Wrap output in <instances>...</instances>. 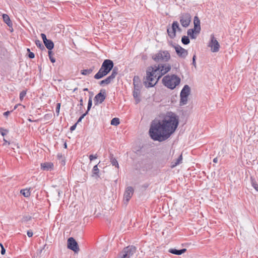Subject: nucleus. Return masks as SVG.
Masks as SVG:
<instances>
[{
    "mask_svg": "<svg viewBox=\"0 0 258 258\" xmlns=\"http://www.w3.org/2000/svg\"><path fill=\"white\" fill-rule=\"evenodd\" d=\"M88 112L89 111H88L87 110L85 113L82 114V115H83V116L85 117L88 113Z\"/></svg>",
    "mask_w": 258,
    "mask_h": 258,
    "instance_id": "obj_56",
    "label": "nucleus"
},
{
    "mask_svg": "<svg viewBox=\"0 0 258 258\" xmlns=\"http://www.w3.org/2000/svg\"><path fill=\"white\" fill-rule=\"evenodd\" d=\"M35 43L36 45L38 48H39L41 50L45 49L44 46L43 45V44L42 43V42L40 40H35Z\"/></svg>",
    "mask_w": 258,
    "mask_h": 258,
    "instance_id": "obj_29",
    "label": "nucleus"
},
{
    "mask_svg": "<svg viewBox=\"0 0 258 258\" xmlns=\"http://www.w3.org/2000/svg\"><path fill=\"white\" fill-rule=\"evenodd\" d=\"M115 78L112 77L111 75L107 77L105 80L106 85H108L111 83Z\"/></svg>",
    "mask_w": 258,
    "mask_h": 258,
    "instance_id": "obj_32",
    "label": "nucleus"
},
{
    "mask_svg": "<svg viewBox=\"0 0 258 258\" xmlns=\"http://www.w3.org/2000/svg\"><path fill=\"white\" fill-rule=\"evenodd\" d=\"M27 51L28 52V56L30 58H33L35 57V54L33 52L30 51V49L29 48L27 49Z\"/></svg>",
    "mask_w": 258,
    "mask_h": 258,
    "instance_id": "obj_38",
    "label": "nucleus"
},
{
    "mask_svg": "<svg viewBox=\"0 0 258 258\" xmlns=\"http://www.w3.org/2000/svg\"><path fill=\"white\" fill-rule=\"evenodd\" d=\"M79 105H80L81 107L83 106V99L82 98H81L80 100V104Z\"/></svg>",
    "mask_w": 258,
    "mask_h": 258,
    "instance_id": "obj_53",
    "label": "nucleus"
},
{
    "mask_svg": "<svg viewBox=\"0 0 258 258\" xmlns=\"http://www.w3.org/2000/svg\"><path fill=\"white\" fill-rule=\"evenodd\" d=\"M173 24L176 25L177 27H175V30L176 31L177 30L179 32H181V29L180 28L179 24H178L177 21H173Z\"/></svg>",
    "mask_w": 258,
    "mask_h": 258,
    "instance_id": "obj_40",
    "label": "nucleus"
},
{
    "mask_svg": "<svg viewBox=\"0 0 258 258\" xmlns=\"http://www.w3.org/2000/svg\"><path fill=\"white\" fill-rule=\"evenodd\" d=\"M250 180H251V185L253 188H254L255 187H256L258 185V184H257V183L254 178L251 177Z\"/></svg>",
    "mask_w": 258,
    "mask_h": 258,
    "instance_id": "obj_39",
    "label": "nucleus"
},
{
    "mask_svg": "<svg viewBox=\"0 0 258 258\" xmlns=\"http://www.w3.org/2000/svg\"><path fill=\"white\" fill-rule=\"evenodd\" d=\"M141 89H134L133 91V96L136 99V103H138L140 101V93Z\"/></svg>",
    "mask_w": 258,
    "mask_h": 258,
    "instance_id": "obj_18",
    "label": "nucleus"
},
{
    "mask_svg": "<svg viewBox=\"0 0 258 258\" xmlns=\"http://www.w3.org/2000/svg\"><path fill=\"white\" fill-rule=\"evenodd\" d=\"M53 164L51 162H44L41 164V169L43 171H51L53 169Z\"/></svg>",
    "mask_w": 258,
    "mask_h": 258,
    "instance_id": "obj_14",
    "label": "nucleus"
},
{
    "mask_svg": "<svg viewBox=\"0 0 258 258\" xmlns=\"http://www.w3.org/2000/svg\"><path fill=\"white\" fill-rule=\"evenodd\" d=\"M48 56L51 62L54 63L55 62V59L52 56L51 51H48Z\"/></svg>",
    "mask_w": 258,
    "mask_h": 258,
    "instance_id": "obj_37",
    "label": "nucleus"
},
{
    "mask_svg": "<svg viewBox=\"0 0 258 258\" xmlns=\"http://www.w3.org/2000/svg\"><path fill=\"white\" fill-rule=\"evenodd\" d=\"M114 67V63L112 60L108 59H105L99 71L95 75L94 78L99 80L108 75L112 70Z\"/></svg>",
    "mask_w": 258,
    "mask_h": 258,
    "instance_id": "obj_3",
    "label": "nucleus"
},
{
    "mask_svg": "<svg viewBox=\"0 0 258 258\" xmlns=\"http://www.w3.org/2000/svg\"><path fill=\"white\" fill-rule=\"evenodd\" d=\"M41 38L43 40V43L45 42V41H46L48 39H47L46 38V36L45 34L44 33H41Z\"/></svg>",
    "mask_w": 258,
    "mask_h": 258,
    "instance_id": "obj_44",
    "label": "nucleus"
},
{
    "mask_svg": "<svg viewBox=\"0 0 258 258\" xmlns=\"http://www.w3.org/2000/svg\"><path fill=\"white\" fill-rule=\"evenodd\" d=\"M4 22L7 24L9 27L12 28L13 23L7 14H4L2 15Z\"/></svg>",
    "mask_w": 258,
    "mask_h": 258,
    "instance_id": "obj_19",
    "label": "nucleus"
},
{
    "mask_svg": "<svg viewBox=\"0 0 258 258\" xmlns=\"http://www.w3.org/2000/svg\"><path fill=\"white\" fill-rule=\"evenodd\" d=\"M209 46L211 47V51L213 52H216L219 50L220 44L214 35L211 36V41Z\"/></svg>",
    "mask_w": 258,
    "mask_h": 258,
    "instance_id": "obj_9",
    "label": "nucleus"
},
{
    "mask_svg": "<svg viewBox=\"0 0 258 258\" xmlns=\"http://www.w3.org/2000/svg\"><path fill=\"white\" fill-rule=\"evenodd\" d=\"M196 55H194L193 56V57H192V64L196 67Z\"/></svg>",
    "mask_w": 258,
    "mask_h": 258,
    "instance_id": "obj_47",
    "label": "nucleus"
},
{
    "mask_svg": "<svg viewBox=\"0 0 258 258\" xmlns=\"http://www.w3.org/2000/svg\"><path fill=\"white\" fill-rule=\"evenodd\" d=\"M120 258H129V257L128 256H127L126 253H122V256H121Z\"/></svg>",
    "mask_w": 258,
    "mask_h": 258,
    "instance_id": "obj_52",
    "label": "nucleus"
},
{
    "mask_svg": "<svg viewBox=\"0 0 258 258\" xmlns=\"http://www.w3.org/2000/svg\"><path fill=\"white\" fill-rule=\"evenodd\" d=\"M28 120H29V121H30V122H32V121H32L31 119H28Z\"/></svg>",
    "mask_w": 258,
    "mask_h": 258,
    "instance_id": "obj_62",
    "label": "nucleus"
},
{
    "mask_svg": "<svg viewBox=\"0 0 258 258\" xmlns=\"http://www.w3.org/2000/svg\"><path fill=\"white\" fill-rule=\"evenodd\" d=\"M97 157H98V156L97 154H95V155L91 154V155H90L89 158L90 161H92V160L97 159Z\"/></svg>",
    "mask_w": 258,
    "mask_h": 258,
    "instance_id": "obj_42",
    "label": "nucleus"
},
{
    "mask_svg": "<svg viewBox=\"0 0 258 258\" xmlns=\"http://www.w3.org/2000/svg\"><path fill=\"white\" fill-rule=\"evenodd\" d=\"M115 78L112 77L111 75L107 77L105 80L106 85H108L111 83Z\"/></svg>",
    "mask_w": 258,
    "mask_h": 258,
    "instance_id": "obj_31",
    "label": "nucleus"
},
{
    "mask_svg": "<svg viewBox=\"0 0 258 258\" xmlns=\"http://www.w3.org/2000/svg\"><path fill=\"white\" fill-rule=\"evenodd\" d=\"M83 91H88V88H84L83 89Z\"/></svg>",
    "mask_w": 258,
    "mask_h": 258,
    "instance_id": "obj_59",
    "label": "nucleus"
},
{
    "mask_svg": "<svg viewBox=\"0 0 258 258\" xmlns=\"http://www.w3.org/2000/svg\"><path fill=\"white\" fill-rule=\"evenodd\" d=\"M112 70V71L111 72V74L110 75L115 78L118 74V69L116 67H115V68L113 67V69Z\"/></svg>",
    "mask_w": 258,
    "mask_h": 258,
    "instance_id": "obj_33",
    "label": "nucleus"
},
{
    "mask_svg": "<svg viewBox=\"0 0 258 258\" xmlns=\"http://www.w3.org/2000/svg\"><path fill=\"white\" fill-rule=\"evenodd\" d=\"M182 155H180L178 158L175 160V161H172L171 163V167L172 168H174L177 165H179L182 162Z\"/></svg>",
    "mask_w": 258,
    "mask_h": 258,
    "instance_id": "obj_24",
    "label": "nucleus"
},
{
    "mask_svg": "<svg viewBox=\"0 0 258 258\" xmlns=\"http://www.w3.org/2000/svg\"><path fill=\"white\" fill-rule=\"evenodd\" d=\"M100 163V161L98 163V164L95 165L93 168V169H92V176L93 177H99V168H98V165L99 164V163Z\"/></svg>",
    "mask_w": 258,
    "mask_h": 258,
    "instance_id": "obj_23",
    "label": "nucleus"
},
{
    "mask_svg": "<svg viewBox=\"0 0 258 258\" xmlns=\"http://www.w3.org/2000/svg\"><path fill=\"white\" fill-rule=\"evenodd\" d=\"M9 131L7 129H5L3 128V130H2V131L1 132V135L3 136H5L7 135V133H8Z\"/></svg>",
    "mask_w": 258,
    "mask_h": 258,
    "instance_id": "obj_43",
    "label": "nucleus"
},
{
    "mask_svg": "<svg viewBox=\"0 0 258 258\" xmlns=\"http://www.w3.org/2000/svg\"><path fill=\"white\" fill-rule=\"evenodd\" d=\"M179 19L182 26L187 28L191 22V16L188 13H183L179 15Z\"/></svg>",
    "mask_w": 258,
    "mask_h": 258,
    "instance_id": "obj_7",
    "label": "nucleus"
},
{
    "mask_svg": "<svg viewBox=\"0 0 258 258\" xmlns=\"http://www.w3.org/2000/svg\"><path fill=\"white\" fill-rule=\"evenodd\" d=\"M68 248L76 253L80 250L78 243L73 237H70L68 239Z\"/></svg>",
    "mask_w": 258,
    "mask_h": 258,
    "instance_id": "obj_10",
    "label": "nucleus"
},
{
    "mask_svg": "<svg viewBox=\"0 0 258 258\" xmlns=\"http://www.w3.org/2000/svg\"><path fill=\"white\" fill-rule=\"evenodd\" d=\"M190 88L187 85H185L181 91L180 95L187 96L190 94Z\"/></svg>",
    "mask_w": 258,
    "mask_h": 258,
    "instance_id": "obj_21",
    "label": "nucleus"
},
{
    "mask_svg": "<svg viewBox=\"0 0 258 258\" xmlns=\"http://www.w3.org/2000/svg\"><path fill=\"white\" fill-rule=\"evenodd\" d=\"M0 245L1 246V253L2 254H4L5 253H6V250L4 248V247L3 246V245L0 243Z\"/></svg>",
    "mask_w": 258,
    "mask_h": 258,
    "instance_id": "obj_45",
    "label": "nucleus"
},
{
    "mask_svg": "<svg viewBox=\"0 0 258 258\" xmlns=\"http://www.w3.org/2000/svg\"><path fill=\"white\" fill-rule=\"evenodd\" d=\"M84 118V117L83 116V115H82L79 117V118L78 119V120L76 123L78 124L79 122H81L82 121V120L83 119V118Z\"/></svg>",
    "mask_w": 258,
    "mask_h": 258,
    "instance_id": "obj_51",
    "label": "nucleus"
},
{
    "mask_svg": "<svg viewBox=\"0 0 258 258\" xmlns=\"http://www.w3.org/2000/svg\"><path fill=\"white\" fill-rule=\"evenodd\" d=\"M64 148H67V143H65L64 144Z\"/></svg>",
    "mask_w": 258,
    "mask_h": 258,
    "instance_id": "obj_57",
    "label": "nucleus"
},
{
    "mask_svg": "<svg viewBox=\"0 0 258 258\" xmlns=\"http://www.w3.org/2000/svg\"><path fill=\"white\" fill-rule=\"evenodd\" d=\"M120 123L118 118L114 117L111 120V124L112 125L116 126Z\"/></svg>",
    "mask_w": 258,
    "mask_h": 258,
    "instance_id": "obj_30",
    "label": "nucleus"
},
{
    "mask_svg": "<svg viewBox=\"0 0 258 258\" xmlns=\"http://www.w3.org/2000/svg\"><path fill=\"white\" fill-rule=\"evenodd\" d=\"M109 159L110 162L112 166H115V167H117V168H119V164L118 163V162L116 158L114 157V155L112 153H110L109 154Z\"/></svg>",
    "mask_w": 258,
    "mask_h": 258,
    "instance_id": "obj_20",
    "label": "nucleus"
},
{
    "mask_svg": "<svg viewBox=\"0 0 258 258\" xmlns=\"http://www.w3.org/2000/svg\"><path fill=\"white\" fill-rule=\"evenodd\" d=\"M27 93L26 90H23L20 93L19 98L21 101L23 100L24 97L26 96Z\"/></svg>",
    "mask_w": 258,
    "mask_h": 258,
    "instance_id": "obj_35",
    "label": "nucleus"
},
{
    "mask_svg": "<svg viewBox=\"0 0 258 258\" xmlns=\"http://www.w3.org/2000/svg\"><path fill=\"white\" fill-rule=\"evenodd\" d=\"M170 58V54L167 50H159L157 53L152 56V58L156 62H167Z\"/></svg>",
    "mask_w": 258,
    "mask_h": 258,
    "instance_id": "obj_6",
    "label": "nucleus"
},
{
    "mask_svg": "<svg viewBox=\"0 0 258 258\" xmlns=\"http://www.w3.org/2000/svg\"><path fill=\"white\" fill-rule=\"evenodd\" d=\"M175 27H177L176 25L172 24L171 29H167V31L168 36L171 39H173L176 36V30Z\"/></svg>",
    "mask_w": 258,
    "mask_h": 258,
    "instance_id": "obj_16",
    "label": "nucleus"
},
{
    "mask_svg": "<svg viewBox=\"0 0 258 258\" xmlns=\"http://www.w3.org/2000/svg\"><path fill=\"white\" fill-rule=\"evenodd\" d=\"M194 28L189 29L187 30V34L188 37L191 39H196L197 35L200 33L201 26L200 20L197 16H195L194 19Z\"/></svg>",
    "mask_w": 258,
    "mask_h": 258,
    "instance_id": "obj_5",
    "label": "nucleus"
},
{
    "mask_svg": "<svg viewBox=\"0 0 258 258\" xmlns=\"http://www.w3.org/2000/svg\"><path fill=\"white\" fill-rule=\"evenodd\" d=\"M27 234L28 236L29 237H32L33 235V233L32 231H31V230L27 231Z\"/></svg>",
    "mask_w": 258,
    "mask_h": 258,
    "instance_id": "obj_46",
    "label": "nucleus"
},
{
    "mask_svg": "<svg viewBox=\"0 0 258 258\" xmlns=\"http://www.w3.org/2000/svg\"><path fill=\"white\" fill-rule=\"evenodd\" d=\"M2 130H3V128L0 127V133L1 134V132L2 131Z\"/></svg>",
    "mask_w": 258,
    "mask_h": 258,
    "instance_id": "obj_60",
    "label": "nucleus"
},
{
    "mask_svg": "<svg viewBox=\"0 0 258 258\" xmlns=\"http://www.w3.org/2000/svg\"><path fill=\"white\" fill-rule=\"evenodd\" d=\"M18 105H17L16 106H15V107H14V109H16V108L17 107V106H18Z\"/></svg>",
    "mask_w": 258,
    "mask_h": 258,
    "instance_id": "obj_64",
    "label": "nucleus"
},
{
    "mask_svg": "<svg viewBox=\"0 0 258 258\" xmlns=\"http://www.w3.org/2000/svg\"><path fill=\"white\" fill-rule=\"evenodd\" d=\"M106 98V91L105 89H101L100 92L94 97V101L95 105L101 104Z\"/></svg>",
    "mask_w": 258,
    "mask_h": 258,
    "instance_id": "obj_8",
    "label": "nucleus"
},
{
    "mask_svg": "<svg viewBox=\"0 0 258 258\" xmlns=\"http://www.w3.org/2000/svg\"><path fill=\"white\" fill-rule=\"evenodd\" d=\"M178 123V116L172 112H168L163 119H154L151 122L150 136L154 141H165L175 131Z\"/></svg>",
    "mask_w": 258,
    "mask_h": 258,
    "instance_id": "obj_1",
    "label": "nucleus"
},
{
    "mask_svg": "<svg viewBox=\"0 0 258 258\" xmlns=\"http://www.w3.org/2000/svg\"><path fill=\"white\" fill-rule=\"evenodd\" d=\"M186 251V248H183L181 249L177 250L176 249L174 248H170L169 249L168 251L172 254H176V255H181L184 252H185Z\"/></svg>",
    "mask_w": 258,
    "mask_h": 258,
    "instance_id": "obj_17",
    "label": "nucleus"
},
{
    "mask_svg": "<svg viewBox=\"0 0 258 258\" xmlns=\"http://www.w3.org/2000/svg\"><path fill=\"white\" fill-rule=\"evenodd\" d=\"M134 190L132 186H128L125 189V192L124 193L123 195V199L125 200L126 203H127L131 198H132L133 193H134Z\"/></svg>",
    "mask_w": 258,
    "mask_h": 258,
    "instance_id": "obj_13",
    "label": "nucleus"
},
{
    "mask_svg": "<svg viewBox=\"0 0 258 258\" xmlns=\"http://www.w3.org/2000/svg\"><path fill=\"white\" fill-rule=\"evenodd\" d=\"M93 71V68H90L89 69H85V70H81V74H82L83 75L87 76V75H89L90 74H91L92 73Z\"/></svg>",
    "mask_w": 258,
    "mask_h": 258,
    "instance_id": "obj_26",
    "label": "nucleus"
},
{
    "mask_svg": "<svg viewBox=\"0 0 258 258\" xmlns=\"http://www.w3.org/2000/svg\"><path fill=\"white\" fill-rule=\"evenodd\" d=\"M20 193L25 197L27 198L30 196V191L28 189H23L20 190Z\"/></svg>",
    "mask_w": 258,
    "mask_h": 258,
    "instance_id": "obj_27",
    "label": "nucleus"
},
{
    "mask_svg": "<svg viewBox=\"0 0 258 258\" xmlns=\"http://www.w3.org/2000/svg\"><path fill=\"white\" fill-rule=\"evenodd\" d=\"M257 191H258V185L254 188Z\"/></svg>",
    "mask_w": 258,
    "mask_h": 258,
    "instance_id": "obj_58",
    "label": "nucleus"
},
{
    "mask_svg": "<svg viewBox=\"0 0 258 258\" xmlns=\"http://www.w3.org/2000/svg\"><path fill=\"white\" fill-rule=\"evenodd\" d=\"M44 45L48 49V51H51L54 47V43L53 41L50 39H48L44 42Z\"/></svg>",
    "mask_w": 258,
    "mask_h": 258,
    "instance_id": "obj_22",
    "label": "nucleus"
},
{
    "mask_svg": "<svg viewBox=\"0 0 258 258\" xmlns=\"http://www.w3.org/2000/svg\"><path fill=\"white\" fill-rule=\"evenodd\" d=\"M180 99L179 105L180 106H183V105L186 104V103L187 102L188 96L180 95Z\"/></svg>",
    "mask_w": 258,
    "mask_h": 258,
    "instance_id": "obj_25",
    "label": "nucleus"
},
{
    "mask_svg": "<svg viewBox=\"0 0 258 258\" xmlns=\"http://www.w3.org/2000/svg\"><path fill=\"white\" fill-rule=\"evenodd\" d=\"M177 55L182 58H184L188 54L187 50L179 45H173Z\"/></svg>",
    "mask_w": 258,
    "mask_h": 258,
    "instance_id": "obj_11",
    "label": "nucleus"
},
{
    "mask_svg": "<svg viewBox=\"0 0 258 258\" xmlns=\"http://www.w3.org/2000/svg\"><path fill=\"white\" fill-rule=\"evenodd\" d=\"M171 70V66L169 64L160 63L154 67H149L146 71V78H144V84L147 88L154 86L160 78Z\"/></svg>",
    "mask_w": 258,
    "mask_h": 258,
    "instance_id": "obj_2",
    "label": "nucleus"
},
{
    "mask_svg": "<svg viewBox=\"0 0 258 258\" xmlns=\"http://www.w3.org/2000/svg\"><path fill=\"white\" fill-rule=\"evenodd\" d=\"M181 42L183 44L187 45L189 43L190 40L188 36H183L181 38Z\"/></svg>",
    "mask_w": 258,
    "mask_h": 258,
    "instance_id": "obj_28",
    "label": "nucleus"
},
{
    "mask_svg": "<svg viewBox=\"0 0 258 258\" xmlns=\"http://www.w3.org/2000/svg\"><path fill=\"white\" fill-rule=\"evenodd\" d=\"M99 84L101 86H103L104 85H106V83H105V80H102L99 83Z\"/></svg>",
    "mask_w": 258,
    "mask_h": 258,
    "instance_id": "obj_49",
    "label": "nucleus"
},
{
    "mask_svg": "<svg viewBox=\"0 0 258 258\" xmlns=\"http://www.w3.org/2000/svg\"><path fill=\"white\" fill-rule=\"evenodd\" d=\"M51 116V115L50 114H46L44 115V118L45 119H49L50 118Z\"/></svg>",
    "mask_w": 258,
    "mask_h": 258,
    "instance_id": "obj_50",
    "label": "nucleus"
},
{
    "mask_svg": "<svg viewBox=\"0 0 258 258\" xmlns=\"http://www.w3.org/2000/svg\"><path fill=\"white\" fill-rule=\"evenodd\" d=\"M213 162L214 163H217L218 162V158L217 157H216L214 159H213Z\"/></svg>",
    "mask_w": 258,
    "mask_h": 258,
    "instance_id": "obj_55",
    "label": "nucleus"
},
{
    "mask_svg": "<svg viewBox=\"0 0 258 258\" xmlns=\"http://www.w3.org/2000/svg\"><path fill=\"white\" fill-rule=\"evenodd\" d=\"M60 108V103H57L56 108H55V112L57 114V116H58L59 115Z\"/></svg>",
    "mask_w": 258,
    "mask_h": 258,
    "instance_id": "obj_41",
    "label": "nucleus"
},
{
    "mask_svg": "<svg viewBox=\"0 0 258 258\" xmlns=\"http://www.w3.org/2000/svg\"><path fill=\"white\" fill-rule=\"evenodd\" d=\"M77 123H76L75 124H74L73 125H72L71 127H70V131H73L75 130V128H76V126H77Z\"/></svg>",
    "mask_w": 258,
    "mask_h": 258,
    "instance_id": "obj_48",
    "label": "nucleus"
},
{
    "mask_svg": "<svg viewBox=\"0 0 258 258\" xmlns=\"http://www.w3.org/2000/svg\"><path fill=\"white\" fill-rule=\"evenodd\" d=\"M4 141L5 142V143H8V141L5 140V139H4Z\"/></svg>",
    "mask_w": 258,
    "mask_h": 258,
    "instance_id": "obj_61",
    "label": "nucleus"
},
{
    "mask_svg": "<svg viewBox=\"0 0 258 258\" xmlns=\"http://www.w3.org/2000/svg\"><path fill=\"white\" fill-rule=\"evenodd\" d=\"M180 78L176 75H166L162 80L163 84L171 90L175 88L180 84Z\"/></svg>",
    "mask_w": 258,
    "mask_h": 258,
    "instance_id": "obj_4",
    "label": "nucleus"
},
{
    "mask_svg": "<svg viewBox=\"0 0 258 258\" xmlns=\"http://www.w3.org/2000/svg\"><path fill=\"white\" fill-rule=\"evenodd\" d=\"M112 70V71L111 72V74L110 75L115 78L118 74V69L116 67H115V68L113 67V69Z\"/></svg>",
    "mask_w": 258,
    "mask_h": 258,
    "instance_id": "obj_34",
    "label": "nucleus"
},
{
    "mask_svg": "<svg viewBox=\"0 0 258 258\" xmlns=\"http://www.w3.org/2000/svg\"><path fill=\"white\" fill-rule=\"evenodd\" d=\"M136 251V247L135 246L131 245L125 247L122 251V253H126L127 256L129 258L132 257Z\"/></svg>",
    "mask_w": 258,
    "mask_h": 258,
    "instance_id": "obj_12",
    "label": "nucleus"
},
{
    "mask_svg": "<svg viewBox=\"0 0 258 258\" xmlns=\"http://www.w3.org/2000/svg\"><path fill=\"white\" fill-rule=\"evenodd\" d=\"M133 85L134 89H141L142 85L139 76H136L133 78Z\"/></svg>",
    "mask_w": 258,
    "mask_h": 258,
    "instance_id": "obj_15",
    "label": "nucleus"
},
{
    "mask_svg": "<svg viewBox=\"0 0 258 258\" xmlns=\"http://www.w3.org/2000/svg\"><path fill=\"white\" fill-rule=\"evenodd\" d=\"M77 88H76L74 89V91H77Z\"/></svg>",
    "mask_w": 258,
    "mask_h": 258,
    "instance_id": "obj_63",
    "label": "nucleus"
},
{
    "mask_svg": "<svg viewBox=\"0 0 258 258\" xmlns=\"http://www.w3.org/2000/svg\"><path fill=\"white\" fill-rule=\"evenodd\" d=\"M10 111H7L4 113V115L7 116L9 115L10 114Z\"/></svg>",
    "mask_w": 258,
    "mask_h": 258,
    "instance_id": "obj_54",
    "label": "nucleus"
},
{
    "mask_svg": "<svg viewBox=\"0 0 258 258\" xmlns=\"http://www.w3.org/2000/svg\"><path fill=\"white\" fill-rule=\"evenodd\" d=\"M92 105V96H91L89 97V100H88V107H87L88 111H89L90 110Z\"/></svg>",
    "mask_w": 258,
    "mask_h": 258,
    "instance_id": "obj_36",
    "label": "nucleus"
}]
</instances>
